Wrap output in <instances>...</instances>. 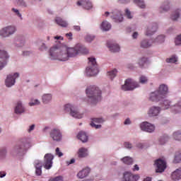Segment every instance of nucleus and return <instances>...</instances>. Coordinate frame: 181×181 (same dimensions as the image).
Returning a JSON list of instances; mask_svg holds the SVG:
<instances>
[{"label": "nucleus", "mask_w": 181, "mask_h": 181, "mask_svg": "<svg viewBox=\"0 0 181 181\" xmlns=\"http://www.w3.org/2000/svg\"><path fill=\"white\" fill-rule=\"evenodd\" d=\"M122 162L125 163V165H132V163H134V160L132 159V158L127 156L122 158Z\"/></svg>", "instance_id": "nucleus-32"}, {"label": "nucleus", "mask_w": 181, "mask_h": 181, "mask_svg": "<svg viewBox=\"0 0 181 181\" xmlns=\"http://www.w3.org/2000/svg\"><path fill=\"white\" fill-rule=\"evenodd\" d=\"M180 16V13L179 10L175 11L171 15V19L172 21H177L178 18Z\"/></svg>", "instance_id": "nucleus-35"}, {"label": "nucleus", "mask_w": 181, "mask_h": 181, "mask_svg": "<svg viewBox=\"0 0 181 181\" xmlns=\"http://www.w3.org/2000/svg\"><path fill=\"white\" fill-rule=\"evenodd\" d=\"M169 11V1L165 2L160 8V12H168Z\"/></svg>", "instance_id": "nucleus-34"}, {"label": "nucleus", "mask_w": 181, "mask_h": 181, "mask_svg": "<svg viewBox=\"0 0 181 181\" xmlns=\"http://www.w3.org/2000/svg\"><path fill=\"white\" fill-rule=\"evenodd\" d=\"M55 22L57 25H59V26H62V28H67V25H69L66 21L63 20V18L60 17H57L55 18Z\"/></svg>", "instance_id": "nucleus-28"}, {"label": "nucleus", "mask_w": 181, "mask_h": 181, "mask_svg": "<svg viewBox=\"0 0 181 181\" xmlns=\"http://www.w3.org/2000/svg\"><path fill=\"white\" fill-rule=\"evenodd\" d=\"M133 39H136L138 37V32H134L132 35Z\"/></svg>", "instance_id": "nucleus-59"}, {"label": "nucleus", "mask_w": 181, "mask_h": 181, "mask_svg": "<svg viewBox=\"0 0 181 181\" xmlns=\"http://www.w3.org/2000/svg\"><path fill=\"white\" fill-rule=\"evenodd\" d=\"M173 139H175V141H181V132H175L173 133Z\"/></svg>", "instance_id": "nucleus-39"}, {"label": "nucleus", "mask_w": 181, "mask_h": 181, "mask_svg": "<svg viewBox=\"0 0 181 181\" xmlns=\"http://www.w3.org/2000/svg\"><path fill=\"white\" fill-rule=\"evenodd\" d=\"M175 45L178 46L179 45H181V35H178L175 40Z\"/></svg>", "instance_id": "nucleus-46"}, {"label": "nucleus", "mask_w": 181, "mask_h": 181, "mask_svg": "<svg viewBox=\"0 0 181 181\" xmlns=\"http://www.w3.org/2000/svg\"><path fill=\"white\" fill-rule=\"evenodd\" d=\"M175 160H181V153L175 156Z\"/></svg>", "instance_id": "nucleus-55"}, {"label": "nucleus", "mask_w": 181, "mask_h": 181, "mask_svg": "<svg viewBox=\"0 0 181 181\" xmlns=\"http://www.w3.org/2000/svg\"><path fill=\"white\" fill-rule=\"evenodd\" d=\"M139 180V175H134L129 172H125L123 175V181H138Z\"/></svg>", "instance_id": "nucleus-17"}, {"label": "nucleus", "mask_w": 181, "mask_h": 181, "mask_svg": "<svg viewBox=\"0 0 181 181\" xmlns=\"http://www.w3.org/2000/svg\"><path fill=\"white\" fill-rule=\"evenodd\" d=\"M49 56L52 60H59V62H67L69 54L66 47H53L49 49Z\"/></svg>", "instance_id": "nucleus-2"}, {"label": "nucleus", "mask_w": 181, "mask_h": 181, "mask_svg": "<svg viewBox=\"0 0 181 181\" xmlns=\"http://www.w3.org/2000/svg\"><path fill=\"white\" fill-rule=\"evenodd\" d=\"M66 37H68L69 40H72L73 39V33H69L66 34Z\"/></svg>", "instance_id": "nucleus-52"}, {"label": "nucleus", "mask_w": 181, "mask_h": 181, "mask_svg": "<svg viewBox=\"0 0 181 181\" xmlns=\"http://www.w3.org/2000/svg\"><path fill=\"white\" fill-rule=\"evenodd\" d=\"M88 66L86 68V76L88 77H93V76H97L98 74V68L97 66V62H95V58L89 57L88 58Z\"/></svg>", "instance_id": "nucleus-5"}, {"label": "nucleus", "mask_w": 181, "mask_h": 181, "mask_svg": "<svg viewBox=\"0 0 181 181\" xmlns=\"http://www.w3.org/2000/svg\"><path fill=\"white\" fill-rule=\"evenodd\" d=\"M0 155L1 156H5L6 155V150L5 148H2L1 151H0Z\"/></svg>", "instance_id": "nucleus-53"}, {"label": "nucleus", "mask_w": 181, "mask_h": 181, "mask_svg": "<svg viewBox=\"0 0 181 181\" xmlns=\"http://www.w3.org/2000/svg\"><path fill=\"white\" fill-rule=\"evenodd\" d=\"M54 39H57V40H63V37H62V36H55Z\"/></svg>", "instance_id": "nucleus-62"}, {"label": "nucleus", "mask_w": 181, "mask_h": 181, "mask_svg": "<svg viewBox=\"0 0 181 181\" xmlns=\"http://www.w3.org/2000/svg\"><path fill=\"white\" fill-rule=\"evenodd\" d=\"M49 135L53 141H62V133L58 129H53L51 130Z\"/></svg>", "instance_id": "nucleus-16"}, {"label": "nucleus", "mask_w": 181, "mask_h": 181, "mask_svg": "<svg viewBox=\"0 0 181 181\" xmlns=\"http://www.w3.org/2000/svg\"><path fill=\"white\" fill-rule=\"evenodd\" d=\"M160 112V107H153L148 110V115L150 117H156Z\"/></svg>", "instance_id": "nucleus-22"}, {"label": "nucleus", "mask_w": 181, "mask_h": 181, "mask_svg": "<svg viewBox=\"0 0 181 181\" xmlns=\"http://www.w3.org/2000/svg\"><path fill=\"white\" fill-rule=\"evenodd\" d=\"M90 168H83L82 170L79 171L77 174V177L79 179H84V177H87L88 174L90 173Z\"/></svg>", "instance_id": "nucleus-21"}, {"label": "nucleus", "mask_w": 181, "mask_h": 181, "mask_svg": "<svg viewBox=\"0 0 181 181\" xmlns=\"http://www.w3.org/2000/svg\"><path fill=\"white\" fill-rule=\"evenodd\" d=\"M113 19L116 23L122 22V21H124V17H122V14H121V13H119V16H115Z\"/></svg>", "instance_id": "nucleus-40"}, {"label": "nucleus", "mask_w": 181, "mask_h": 181, "mask_svg": "<svg viewBox=\"0 0 181 181\" xmlns=\"http://www.w3.org/2000/svg\"><path fill=\"white\" fill-rule=\"evenodd\" d=\"M23 112H25V107H23V105H22V102L18 101L15 107V113L16 114H22Z\"/></svg>", "instance_id": "nucleus-26"}, {"label": "nucleus", "mask_w": 181, "mask_h": 181, "mask_svg": "<svg viewBox=\"0 0 181 181\" xmlns=\"http://www.w3.org/2000/svg\"><path fill=\"white\" fill-rule=\"evenodd\" d=\"M133 170L134 172H135V170H139V167L138 166V165H134Z\"/></svg>", "instance_id": "nucleus-63"}, {"label": "nucleus", "mask_w": 181, "mask_h": 181, "mask_svg": "<svg viewBox=\"0 0 181 181\" xmlns=\"http://www.w3.org/2000/svg\"><path fill=\"white\" fill-rule=\"evenodd\" d=\"M54 156L52 153H47L44 157V168L47 170L51 169L53 166Z\"/></svg>", "instance_id": "nucleus-11"}, {"label": "nucleus", "mask_w": 181, "mask_h": 181, "mask_svg": "<svg viewBox=\"0 0 181 181\" xmlns=\"http://www.w3.org/2000/svg\"><path fill=\"white\" fill-rule=\"evenodd\" d=\"M158 30V24L154 23L150 25L146 30L145 35L146 36H152V35Z\"/></svg>", "instance_id": "nucleus-18"}, {"label": "nucleus", "mask_w": 181, "mask_h": 181, "mask_svg": "<svg viewBox=\"0 0 181 181\" xmlns=\"http://www.w3.org/2000/svg\"><path fill=\"white\" fill-rule=\"evenodd\" d=\"M55 152L57 156H59V158H62V156H63V153L60 151V148H59V147L56 148Z\"/></svg>", "instance_id": "nucleus-47"}, {"label": "nucleus", "mask_w": 181, "mask_h": 181, "mask_svg": "<svg viewBox=\"0 0 181 181\" xmlns=\"http://www.w3.org/2000/svg\"><path fill=\"white\" fill-rule=\"evenodd\" d=\"M94 37H95L93 35H86L85 39H86V42H88L90 43V42H93V40H94Z\"/></svg>", "instance_id": "nucleus-45"}, {"label": "nucleus", "mask_w": 181, "mask_h": 181, "mask_svg": "<svg viewBox=\"0 0 181 181\" xmlns=\"http://www.w3.org/2000/svg\"><path fill=\"white\" fill-rule=\"evenodd\" d=\"M107 46L112 53H117V52H119V45L117 44H112L111 42H108L107 43Z\"/></svg>", "instance_id": "nucleus-23"}, {"label": "nucleus", "mask_w": 181, "mask_h": 181, "mask_svg": "<svg viewBox=\"0 0 181 181\" xmlns=\"http://www.w3.org/2000/svg\"><path fill=\"white\" fill-rule=\"evenodd\" d=\"M148 61V59H146V57H142L141 59H140L139 60V66L140 67H144V64H145L146 63V62Z\"/></svg>", "instance_id": "nucleus-41"}, {"label": "nucleus", "mask_w": 181, "mask_h": 181, "mask_svg": "<svg viewBox=\"0 0 181 181\" xmlns=\"http://www.w3.org/2000/svg\"><path fill=\"white\" fill-rule=\"evenodd\" d=\"M134 4H136L139 8L141 9H144L145 8V3H144V0H133Z\"/></svg>", "instance_id": "nucleus-37"}, {"label": "nucleus", "mask_w": 181, "mask_h": 181, "mask_svg": "<svg viewBox=\"0 0 181 181\" xmlns=\"http://www.w3.org/2000/svg\"><path fill=\"white\" fill-rule=\"evenodd\" d=\"M35 173L37 176H40L42 175V162L39 160H36L35 161Z\"/></svg>", "instance_id": "nucleus-24"}, {"label": "nucleus", "mask_w": 181, "mask_h": 181, "mask_svg": "<svg viewBox=\"0 0 181 181\" xmlns=\"http://www.w3.org/2000/svg\"><path fill=\"white\" fill-rule=\"evenodd\" d=\"M15 32H16V28L15 27L8 26L0 30V36H1V37H8L11 35H13Z\"/></svg>", "instance_id": "nucleus-10"}, {"label": "nucleus", "mask_w": 181, "mask_h": 181, "mask_svg": "<svg viewBox=\"0 0 181 181\" xmlns=\"http://www.w3.org/2000/svg\"><path fill=\"white\" fill-rule=\"evenodd\" d=\"M152 180L151 179V177H148L146 179L144 180V181H151Z\"/></svg>", "instance_id": "nucleus-64"}, {"label": "nucleus", "mask_w": 181, "mask_h": 181, "mask_svg": "<svg viewBox=\"0 0 181 181\" xmlns=\"http://www.w3.org/2000/svg\"><path fill=\"white\" fill-rule=\"evenodd\" d=\"M64 110L66 112H69L70 115L74 118H78L80 119L83 117V114L78 112L77 107L70 104L65 105Z\"/></svg>", "instance_id": "nucleus-7"}, {"label": "nucleus", "mask_w": 181, "mask_h": 181, "mask_svg": "<svg viewBox=\"0 0 181 181\" xmlns=\"http://www.w3.org/2000/svg\"><path fill=\"white\" fill-rule=\"evenodd\" d=\"M33 129H35V124H32L30 127V129H28V132H30L31 131H33Z\"/></svg>", "instance_id": "nucleus-60"}, {"label": "nucleus", "mask_w": 181, "mask_h": 181, "mask_svg": "<svg viewBox=\"0 0 181 181\" xmlns=\"http://www.w3.org/2000/svg\"><path fill=\"white\" fill-rule=\"evenodd\" d=\"M49 181H63V177L59 175V176L51 178Z\"/></svg>", "instance_id": "nucleus-44"}, {"label": "nucleus", "mask_w": 181, "mask_h": 181, "mask_svg": "<svg viewBox=\"0 0 181 181\" xmlns=\"http://www.w3.org/2000/svg\"><path fill=\"white\" fill-rule=\"evenodd\" d=\"M103 122H104L103 118H93L91 119L90 125L95 129H99V128H101V125L96 124H103Z\"/></svg>", "instance_id": "nucleus-19"}, {"label": "nucleus", "mask_w": 181, "mask_h": 181, "mask_svg": "<svg viewBox=\"0 0 181 181\" xmlns=\"http://www.w3.org/2000/svg\"><path fill=\"white\" fill-rule=\"evenodd\" d=\"M119 2L120 4H128V2H129V0H119Z\"/></svg>", "instance_id": "nucleus-57"}, {"label": "nucleus", "mask_w": 181, "mask_h": 181, "mask_svg": "<svg viewBox=\"0 0 181 181\" xmlns=\"http://www.w3.org/2000/svg\"><path fill=\"white\" fill-rule=\"evenodd\" d=\"M51 100H52V95L45 94L42 96V103H44V104H47V103H49Z\"/></svg>", "instance_id": "nucleus-33"}, {"label": "nucleus", "mask_w": 181, "mask_h": 181, "mask_svg": "<svg viewBox=\"0 0 181 181\" xmlns=\"http://www.w3.org/2000/svg\"><path fill=\"white\" fill-rule=\"evenodd\" d=\"M168 141H169V137L168 136H163L160 138L159 144L160 145H165Z\"/></svg>", "instance_id": "nucleus-38"}, {"label": "nucleus", "mask_w": 181, "mask_h": 181, "mask_svg": "<svg viewBox=\"0 0 181 181\" xmlns=\"http://www.w3.org/2000/svg\"><path fill=\"white\" fill-rule=\"evenodd\" d=\"M117 69H115L110 71H108L107 76L110 77L111 80H112V78L117 76Z\"/></svg>", "instance_id": "nucleus-36"}, {"label": "nucleus", "mask_w": 181, "mask_h": 181, "mask_svg": "<svg viewBox=\"0 0 181 181\" xmlns=\"http://www.w3.org/2000/svg\"><path fill=\"white\" fill-rule=\"evenodd\" d=\"M168 94V86L162 84L159 86L158 90L152 92L150 94L149 100L150 101H163L161 103L162 110H168L170 106V102L165 99V97Z\"/></svg>", "instance_id": "nucleus-1"}, {"label": "nucleus", "mask_w": 181, "mask_h": 181, "mask_svg": "<svg viewBox=\"0 0 181 181\" xmlns=\"http://www.w3.org/2000/svg\"><path fill=\"white\" fill-rule=\"evenodd\" d=\"M23 56H29L30 54V52L29 51H25L23 52Z\"/></svg>", "instance_id": "nucleus-61"}, {"label": "nucleus", "mask_w": 181, "mask_h": 181, "mask_svg": "<svg viewBox=\"0 0 181 181\" xmlns=\"http://www.w3.org/2000/svg\"><path fill=\"white\" fill-rule=\"evenodd\" d=\"M18 77H19V74L18 73H15L13 75H8L6 79V87H12V86H14L16 82L15 80H16Z\"/></svg>", "instance_id": "nucleus-14"}, {"label": "nucleus", "mask_w": 181, "mask_h": 181, "mask_svg": "<svg viewBox=\"0 0 181 181\" xmlns=\"http://www.w3.org/2000/svg\"><path fill=\"white\" fill-rule=\"evenodd\" d=\"M101 29L102 30H105V32H107L111 29V24L108 23L107 21H103L101 24Z\"/></svg>", "instance_id": "nucleus-30"}, {"label": "nucleus", "mask_w": 181, "mask_h": 181, "mask_svg": "<svg viewBox=\"0 0 181 181\" xmlns=\"http://www.w3.org/2000/svg\"><path fill=\"white\" fill-rule=\"evenodd\" d=\"M138 87H139L138 83L131 78H129L125 81L124 85L122 86V89L124 91H131Z\"/></svg>", "instance_id": "nucleus-8"}, {"label": "nucleus", "mask_w": 181, "mask_h": 181, "mask_svg": "<svg viewBox=\"0 0 181 181\" xmlns=\"http://www.w3.org/2000/svg\"><path fill=\"white\" fill-rule=\"evenodd\" d=\"M167 63H176L177 62V58L173 55L170 58L166 59Z\"/></svg>", "instance_id": "nucleus-42"}, {"label": "nucleus", "mask_w": 181, "mask_h": 181, "mask_svg": "<svg viewBox=\"0 0 181 181\" xmlns=\"http://www.w3.org/2000/svg\"><path fill=\"white\" fill-rule=\"evenodd\" d=\"M155 165L156 166V170L157 173L165 172V169H166V162L165 160L159 158L155 161Z\"/></svg>", "instance_id": "nucleus-12"}, {"label": "nucleus", "mask_w": 181, "mask_h": 181, "mask_svg": "<svg viewBox=\"0 0 181 181\" xmlns=\"http://www.w3.org/2000/svg\"><path fill=\"white\" fill-rule=\"evenodd\" d=\"M5 176H6V173H5L4 171H1L0 177H5Z\"/></svg>", "instance_id": "nucleus-56"}, {"label": "nucleus", "mask_w": 181, "mask_h": 181, "mask_svg": "<svg viewBox=\"0 0 181 181\" xmlns=\"http://www.w3.org/2000/svg\"><path fill=\"white\" fill-rule=\"evenodd\" d=\"M78 6H83L85 9H91L93 4L88 0H81V1H77Z\"/></svg>", "instance_id": "nucleus-20"}, {"label": "nucleus", "mask_w": 181, "mask_h": 181, "mask_svg": "<svg viewBox=\"0 0 181 181\" xmlns=\"http://www.w3.org/2000/svg\"><path fill=\"white\" fill-rule=\"evenodd\" d=\"M74 30H76L77 32H80V30H81V28L79 25H74Z\"/></svg>", "instance_id": "nucleus-54"}, {"label": "nucleus", "mask_w": 181, "mask_h": 181, "mask_svg": "<svg viewBox=\"0 0 181 181\" xmlns=\"http://www.w3.org/2000/svg\"><path fill=\"white\" fill-rule=\"evenodd\" d=\"M165 42V35L158 36L155 40H143L140 43V47L142 49H148L156 43H163Z\"/></svg>", "instance_id": "nucleus-6"}, {"label": "nucleus", "mask_w": 181, "mask_h": 181, "mask_svg": "<svg viewBox=\"0 0 181 181\" xmlns=\"http://www.w3.org/2000/svg\"><path fill=\"white\" fill-rule=\"evenodd\" d=\"M9 59L8 52L4 50H0V70L6 66V60Z\"/></svg>", "instance_id": "nucleus-13"}, {"label": "nucleus", "mask_w": 181, "mask_h": 181, "mask_svg": "<svg viewBox=\"0 0 181 181\" xmlns=\"http://www.w3.org/2000/svg\"><path fill=\"white\" fill-rule=\"evenodd\" d=\"M125 16H127V18H128V19H132V16L131 15V11H129V10L126 9L125 11Z\"/></svg>", "instance_id": "nucleus-48"}, {"label": "nucleus", "mask_w": 181, "mask_h": 181, "mask_svg": "<svg viewBox=\"0 0 181 181\" xmlns=\"http://www.w3.org/2000/svg\"><path fill=\"white\" fill-rule=\"evenodd\" d=\"M86 94L91 104H95L98 101L101 100V90L95 86H89L86 89Z\"/></svg>", "instance_id": "nucleus-3"}, {"label": "nucleus", "mask_w": 181, "mask_h": 181, "mask_svg": "<svg viewBox=\"0 0 181 181\" xmlns=\"http://www.w3.org/2000/svg\"><path fill=\"white\" fill-rule=\"evenodd\" d=\"M141 129L146 132H153L155 131V126L148 122H144L140 125Z\"/></svg>", "instance_id": "nucleus-15"}, {"label": "nucleus", "mask_w": 181, "mask_h": 181, "mask_svg": "<svg viewBox=\"0 0 181 181\" xmlns=\"http://www.w3.org/2000/svg\"><path fill=\"white\" fill-rule=\"evenodd\" d=\"M12 11H13V12L16 13V15H18L19 18H22V14H21V13H19V10H18L16 8H12Z\"/></svg>", "instance_id": "nucleus-50"}, {"label": "nucleus", "mask_w": 181, "mask_h": 181, "mask_svg": "<svg viewBox=\"0 0 181 181\" xmlns=\"http://www.w3.org/2000/svg\"><path fill=\"white\" fill-rule=\"evenodd\" d=\"M171 110L174 114L181 112V100L175 105L171 107Z\"/></svg>", "instance_id": "nucleus-31"}, {"label": "nucleus", "mask_w": 181, "mask_h": 181, "mask_svg": "<svg viewBox=\"0 0 181 181\" xmlns=\"http://www.w3.org/2000/svg\"><path fill=\"white\" fill-rule=\"evenodd\" d=\"M173 180H180L181 178V168L175 170L171 175Z\"/></svg>", "instance_id": "nucleus-25"}, {"label": "nucleus", "mask_w": 181, "mask_h": 181, "mask_svg": "<svg viewBox=\"0 0 181 181\" xmlns=\"http://www.w3.org/2000/svg\"><path fill=\"white\" fill-rule=\"evenodd\" d=\"M78 158H86L88 156V153H87V148H81L78 150Z\"/></svg>", "instance_id": "nucleus-29"}, {"label": "nucleus", "mask_w": 181, "mask_h": 181, "mask_svg": "<svg viewBox=\"0 0 181 181\" xmlns=\"http://www.w3.org/2000/svg\"><path fill=\"white\" fill-rule=\"evenodd\" d=\"M28 146H29V144L22 142L20 144H18L14 148V152L13 153V155H16L17 156H22V155H25L23 153L24 151L28 149Z\"/></svg>", "instance_id": "nucleus-9"}, {"label": "nucleus", "mask_w": 181, "mask_h": 181, "mask_svg": "<svg viewBox=\"0 0 181 181\" xmlns=\"http://www.w3.org/2000/svg\"><path fill=\"white\" fill-rule=\"evenodd\" d=\"M39 104H40V102H39V100H35L34 102H30L29 103V105L30 107H33V105H39Z\"/></svg>", "instance_id": "nucleus-49"}, {"label": "nucleus", "mask_w": 181, "mask_h": 181, "mask_svg": "<svg viewBox=\"0 0 181 181\" xmlns=\"http://www.w3.org/2000/svg\"><path fill=\"white\" fill-rule=\"evenodd\" d=\"M129 124H131V120H129V119H126L124 121V125H129Z\"/></svg>", "instance_id": "nucleus-58"}, {"label": "nucleus", "mask_w": 181, "mask_h": 181, "mask_svg": "<svg viewBox=\"0 0 181 181\" xmlns=\"http://www.w3.org/2000/svg\"><path fill=\"white\" fill-rule=\"evenodd\" d=\"M78 139L81 141V142L86 143L88 141V136L84 132H80L77 136Z\"/></svg>", "instance_id": "nucleus-27"}, {"label": "nucleus", "mask_w": 181, "mask_h": 181, "mask_svg": "<svg viewBox=\"0 0 181 181\" xmlns=\"http://www.w3.org/2000/svg\"><path fill=\"white\" fill-rule=\"evenodd\" d=\"M67 53L69 58L76 57V56L80 54V53L82 54H87L88 53V49L81 44H78L74 47L67 48Z\"/></svg>", "instance_id": "nucleus-4"}, {"label": "nucleus", "mask_w": 181, "mask_h": 181, "mask_svg": "<svg viewBox=\"0 0 181 181\" xmlns=\"http://www.w3.org/2000/svg\"><path fill=\"white\" fill-rule=\"evenodd\" d=\"M124 146H125L127 149H131V148H132V144H130L129 142H125V143H124Z\"/></svg>", "instance_id": "nucleus-51"}, {"label": "nucleus", "mask_w": 181, "mask_h": 181, "mask_svg": "<svg viewBox=\"0 0 181 181\" xmlns=\"http://www.w3.org/2000/svg\"><path fill=\"white\" fill-rule=\"evenodd\" d=\"M139 81L141 84H145V83H148V78L144 76H141L139 78Z\"/></svg>", "instance_id": "nucleus-43"}]
</instances>
